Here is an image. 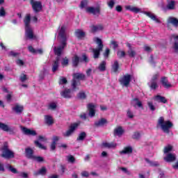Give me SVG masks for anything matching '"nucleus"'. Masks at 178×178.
Returning a JSON list of instances; mask_svg holds the SVG:
<instances>
[{"label": "nucleus", "instance_id": "f257e3e1", "mask_svg": "<svg viewBox=\"0 0 178 178\" xmlns=\"http://www.w3.org/2000/svg\"><path fill=\"white\" fill-rule=\"evenodd\" d=\"M157 126H160L163 133H165V134H170V129L173 127V122H172L170 120L165 121V118L159 117L157 121Z\"/></svg>", "mask_w": 178, "mask_h": 178}, {"label": "nucleus", "instance_id": "f03ea898", "mask_svg": "<svg viewBox=\"0 0 178 178\" xmlns=\"http://www.w3.org/2000/svg\"><path fill=\"white\" fill-rule=\"evenodd\" d=\"M72 80L71 86L72 88L73 91H77L79 90V87L77 86H81V82H80V80L82 81H85L86 80V74L83 73H74L72 75Z\"/></svg>", "mask_w": 178, "mask_h": 178}, {"label": "nucleus", "instance_id": "7ed1b4c3", "mask_svg": "<svg viewBox=\"0 0 178 178\" xmlns=\"http://www.w3.org/2000/svg\"><path fill=\"white\" fill-rule=\"evenodd\" d=\"M25 155L28 159H32V161H34V162H38V163H42L45 162L44 157L34 155V150L31 147H27L25 149Z\"/></svg>", "mask_w": 178, "mask_h": 178}, {"label": "nucleus", "instance_id": "20e7f679", "mask_svg": "<svg viewBox=\"0 0 178 178\" xmlns=\"http://www.w3.org/2000/svg\"><path fill=\"white\" fill-rule=\"evenodd\" d=\"M96 44H97V48L92 49V52L93 54L94 59H99L101 56V52H102L104 49V43L102 42V40L99 38H95V40Z\"/></svg>", "mask_w": 178, "mask_h": 178}, {"label": "nucleus", "instance_id": "39448f33", "mask_svg": "<svg viewBox=\"0 0 178 178\" xmlns=\"http://www.w3.org/2000/svg\"><path fill=\"white\" fill-rule=\"evenodd\" d=\"M1 157L4 159H13L15 158V152L9 149V145L8 142H4L3 145L1 147Z\"/></svg>", "mask_w": 178, "mask_h": 178}, {"label": "nucleus", "instance_id": "423d86ee", "mask_svg": "<svg viewBox=\"0 0 178 178\" xmlns=\"http://www.w3.org/2000/svg\"><path fill=\"white\" fill-rule=\"evenodd\" d=\"M80 124H81V121H77L76 122L71 124L69 127V129L63 134L64 137H70V136L76 131V129Z\"/></svg>", "mask_w": 178, "mask_h": 178}, {"label": "nucleus", "instance_id": "0eeeda50", "mask_svg": "<svg viewBox=\"0 0 178 178\" xmlns=\"http://www.w3.org/2000/svg\"><path fill=\"white\" fill-rule=\"evenodd\" d=\"M118 81L121 86H123L124 87H129L130 81H131V75L130 74H127L120 76Z\"/></svg>", "mask_w": 178, "mask_h": 178}, {"label": "nucleus", "instance_id": "6e6552de", "mask_svg": "<svg viewBox=\"0 0 178 178\" xmlns=\"http://www.w3.org/2000/svg\"><path fill=\"white\" fill-rule=\"evenodd\" d=\"M30 3L35 13H38L41 12V10H42V3H41V1H35L34 0H30Z\"/></svg>", "mask_w": 178, "mask_h": 178}, {"label": "nucleus", "instance_id": "1a4fd4ad", "mask_svg": "<svg viewBox=\"0 0 178 178\" xmlns=\"http://www.w3.org/2000/svg\"><path fill=\"white\" fill-rule=\"evenodd\" d=\"M61 45L58 46V47H54V55H56L57 58H60L62 56V52L67 45V42H60Z\"/></svg>", "mask_w": 178, "mask_h": 178}, {"label": "nucleus", "instance_id": "9d476101", "mask_svg": "<svg viewBox=\"0 0 178 178\" xmlns=\"http://www.w3.org/2000/svg\"><path fill=\"white\" fill-rule=\"evenodd\" d=\"M86 12L87 13H90V15H93V16H99L101 15V6L88 7Z\"/></svg>", "mask_w": 178, "mask_h": 178}, {"label": "nucleus", "instance_id": "9b49d317", "mask_svg": "<svg viewBox=\"0 0 178 178\" xmlns=\"http://www.w3.org/2000/svg\"><path fill=\"white\" fill-rule=\"evenodd\" d=\"M58 37L62 39L61 42H67V38L66 37V26H62L59 32Z\"/></svg>", "mask_w": 178, "mask_h": 178}, {"label": "nucleus", "instance_id": "f8f14e48", "mask_svg": "<svg viewBox=\"0 0 178 178\" xmlns=\"http://www.w3.org/2000/svg\"><path fill=\"white\" fill-rule=\"evenodd\" d=\"M74 35L78 40H84L86 38V32L82 29H78L75 30Z\"/></svg>", "mask_w": 178, "mask_h": 178}, {"label": "nucleus", "instance_id": "ddd939ff", "mask_svg": "<svg viewBox=\"0 0 178 178\" xmlns=\"http://www.w3.org/2000/svg\"><path fill=\"white\" fill-rule=\"evenodd\" d=\"M60 95L63 98H65L66 99H70L72 98V89L65 88L64 90L60 92Z\"/></svg>", "mask_w": 178, "mask_h": 178}, {"label": "nucleus", "instance_id": "4468645a", "mask_svg": "<svg viewBox=\"0 0 178 178\" xmlns=\"http://www.w3.org/2000/svg\"><path fill=\"white\" fill-rule=\"evenodd\" d=\"M22 131L25 136H36L37 132L34 130H31L26 127H22Z\"/></svg>", "mask_w": 178, "mask_h": 178}, {"label": "nucleus", "instance_id": "2eb2a0df", "mask_svg": "<svg viewBox=\"0 0 178 178\" xmlns=\"http://www.w3.org/2000/svg\"><path fill=\"white\" fill-rule=\"evenodd\" d=\"M170 24H172L174 27H178V19L175 17H169L167 19V26L169 27Z\"/></svg>", "mask_w": 178, "mask_h": 178}, {"label": "nucleus", "instance_id": "dca6fc26", "mask_svg": "<svg viewBox=\"0 0 178 178\" xmlns=\"http://www.w3.org/2000/svg\"><path fill=\"white\" fill-rule=\"evenodd\" d=\"M88 111H89L90 118H94L95 116V105L92 103H90L87 106Z\"/></svg>", "mask_w": 178, "mask_h": 178}, {"label": "nucleus", "instance_id": "f3484780", "mask_svg": "<svg viewBox=\"0 0 178 178\" xmlns=\"http://www.w3.org/2000/svg\"><path fill=\"white\" fill-rule=\"evenodd\" d=\"M0 129L3 130V131H6L7 133H10V134H13V129L9 127L8 124L0 122Z\"/></svg>", "mask_w": 178, "mask_h": 178}, {"label": "nucleus", "instance_id": "a211bd4d", "mask_svg": "<svg viewBox=\"0 0 178 178\" xmlns=\"http://www.w3.org/2000/svg\"><path fill=\"white\" fill-rule=\"evenodd\" d=\"M160 83L164 88H172V85L169 83V80L166 76L161 77Z\"/></svg>", "mask_w": 178, "mask_h": 178}, {"label": "nucleus", "instance_id": "6ab92c4d", "mask_svg": "<svg viewBox=\"0 0 178 178\" xmlns=\"http://www.w3.org/2000/svg\"><path fill=\"white\" fill-rule=\"evenodd\" d=\"M60 60V57H56V60L54 61H53L52 68H51V70H52L53 73H55V72L58 70V69H59V61Z\"/></svg>", "mask_w": 178, "mask_h": 178}, {"label": "nucleus", "instance_id": "aec40b11", "mask_svg": "<svg viewBox=\"0 0 178 178\" xmlns=\"http://www.w3.org/2000/svg\"><path fill=\"white\" fill-rule=\"evenodd\" d=\"M24 23L25 29L31 28V26H30V23H31V15L30 14H26V15L24 18Z\"/></svg>", "mask_w": 178, "mask_h": 178}, {"label": "nucleus", "instance_id": "412c9836", "mask_svg": "<svg viewBox=\"0 0 178 178\" xmlns=\"http://www.w3.org/2000/svg\"><path fill=\"white\" fill-rule=\"evenodd\" d=\"M45 175H47V167L45 166L42 167L38 171L33 172L34 176H45Z\"/></svg>", "mask_w": 178, "mask_h": 178}, {"label": "nucleus", "instance_id": "4be33fe9", "mask_svg": "<svg viewBox=\"0 0 178 178\" xmlns=\"http://www.w3.org/2000/svg\"><path fill=\"white\" fill-rule=\"evenodd\" d=\"M105 124H108V120L105 118H101L98 121L95 122V127H103Z\"/></svg>", "mask_w": 178, "mask_h": 178}, {"label": "nucleus", "instance_id": "5701e85b", "mask_svg": "<svg viewBox=\"0 0 178 178\" xmlns=\"http://www.w3.org/2000/svg\"><path fill=\"white\" fill-rule=\"evenodd\" d=\"M164 161H165V162H175V161H176V155L168 153L166 156L164 157Z\"/></svg>", "mask_w": 178, "mask_h": 178}, {"label": "nucleus", "instance_id": "b1692460", "mask_svg": "<svg viewBox=\"0 0 178 178\" xmlns=\"http://www.w3.org/2000/svg\"><path fill=\"white\" fill-rule=\"evenodd\" d=\"M145 15L148 17H149L152 20H153V22H155L156 23H158L159 24H160L161 21L159 20V19H158V17H156V15L149 12H146Z\"/></svg>", "mask_w": 178, "mask_h": 178}, {"label": "nucleus", "instance_id": "393cba45", "mask_svg": "<svg viewBox=\"0 0 178 178\" xmlns=\"http://www.w3.org/2000/svg\"><path fill=\"white\" fill-rule=\"evenodd\" d=\"M25 31L26 38H29V40H33V38H34V33L31 28H25Z\"/></svg>", "mask_w": 178, "mask_h": 178}, {"label": "nucleus", "instance_id": "a878e982", "mask_svg": "<svg viewBox=\"0 0 178 178\" xmlns=\"http://www.w3.org/2000/svg\"><path fill=\"white\" fill-rule=\"evenodd\" d=\"M166 9H168V10H175V9H176V1H175V0L168 1Z\"/></svg>", "mask_w": 178, "mask_h": 178}, {"label": "nucleus", "instance_id": "bb28decb", "mask_svg": "<svg viewBox=\"0 0 178 178\" xmlns=\"http://www.w3.org/2000/svg\"><path fill=\"white\" fill-rule=\"evenodd\" d=\"M123 133H124V130L122 127H118L114 129V136H118L120 137L123 136Z\"/></svg>", "mask_w": 178, "mask_h": 178}, {"label": "nucleus", "instance_id": "cd10ccee", "mask_svg": "<svg viewBox=\"0 0 178 178\" xmlns=\"http://www.w3.org/2000/svg\"><path fill=\"white\" fill-rule=\"evenodd\" d=\"M80 63V57L77 55H74L72 57V66L73 67H77L79 66V64Z\"/></svg>", "mask_w": 178, "mask_h": 178}, {"label": "nucleus", "instance_id": "c85d7f7f", "mask_svg": "<svg viewBox=\"0 0 178 178\" xmlns=\"http://www.w3.org/2000/svg\"><path fill=\"white\" fill-rule=\"evenodd\" d=\"M44 122L47 126H52V124H54V118H52L51 115H45Z\"/></svg>", "mask_w": 178, "mask_h": 178}, {"label": "nucleus", "instance_id": "c756f323", "mask_svg": "<svg viewBox=\"0 0 178 178\" xmlns=\"http://www.w3.org/2000/svg\"><path fill=\"white\" fill-rule=\"evenodd\" d=\"M134 102H136V105H137L138 108H141L142 109H144V106H143V102H141V101H140L138 98L136 97V98L132 99L131 101V105H133Z\"/></svg>", "mask_w": 178, "mask_h": 178}, {"label": "nucleus", "instance_id": "7c9ffc66", "mask_svg": "<svg viewBox=\"0 0 178 178\" xmlns=\"http://www.w3.org/2000/svg\"><path fill=\"white\" fill-rule=\"evenodd\" d=\"M13 111H15L17 113H22L23 111H24V107L19 104H15V106L13 107Z\"/></svg>", "mask_w": 178, "mask_h": 178}, {"label": "nucleus", "instance_id": "2f4dec72", "mask_svg": "<svg viewBox=\"0 0 178 178\" xmlns=\"http://www.w3.org/2000/svg\"><path fill=\"white\" fill-rule=\"evenodd\" d=\"M133 153V147L131 146H127L124 147V149L120 152V154H124V155L127 154H132Z\"/></svg>", "mask_w": 178, "mask_h": 178}, {"label": "nucleus", "instance_id": "473e14b6", "mask_svg": "<svg viewBox=\"0 0 178 178\" xmlns=\"http://www.w3.org/2000/svg\"><path fill=\"white\" fill-rule=\"evenodd\" d=\"M155 101H157V102H161L162 104H166V102H168L166 97L161 96L160 95H157L155 97Z\"/></svg>", "mask_w": 178, "mask_h": 178}, {"label": "nucleus", "instance_id": "72a5a7b5", "mask_svg": "<svg viewBox=\"0 0 178 178\" xmlns=\"http://www.w3.org/2000/svg\"><path fill=\"white\" fill-rule=\"evenodd\" d=\"M116 145H118V144H116L115 142L103 143V146L105 148H116Z\"/></svg>", "mask_w": 178, "mask_h": 178}, {"label": "nucleus", "instance_id": "f704fd0d", "mask_svg": "<svg viewBox=\"0 0 178 178\" xmlns=\"http://www.w3.org/2000/svg\"><path fill=\"white\" fill-rule=\"evenodd\" d=\"M98 70L99 72H105L106 70V62L105 60L101 62L98 66Z\"/></svg>", "mask_w": 178, "mask_h": 178}, {"label": "nucleus", "instance_id": "c9c22d12", "mask_svg": "<svg viewBox=\"0 0 178 178\" xmlns=\"http://www.w3.org/2000/svg\"><path fill=\"white\" fill-rule=\"evenodd\" d=\"M99 30H104V26L102 25H98V26L93 25L91 26L92 33H97V31Z\"/></svg>", "mask_w": 178, "mask_h": 178}, {"label": "nucleus", "instance_id": "e433bc0d", "mask_svg": "<svg viewBox=\"0 0 178 178\" xmlns=\"http://www.w3.org/2000/svg\"><path fill=\"white\" fill-rule=\"evenodd\" d=\"M87 137V134L85 131H82L79 134V136L76 138V141H84Z\"/></svg>", "mask_w": 178, "mask_h": 178}, {"label": "nucleus", "instance_id": "4c0bfd02", "mask_svg": "<svg viewBox=\"0 0 178 178\" xmlns=\"http://www.w3.org/2000/svg\"><path fill=\"white\" fill-rule=\"evenodd\" d=\"M148 86L151 90H156L158 88V82L150 81V82L148 83Z\"/></svg>", "mask_w": 178, "mask_h": 178}, {"label": "nucleus", "instance_id": "58836bf2", "mask_svg": "<svg viewBox=\"0 0 178 178\" xmlns=\"http://www.w3.org/2000/svg\"><path fill=\"white\" fill-rule=\"evenodd\" d=\"M128 47L129 48V50L127 51V54L129 58H134L136 55H137V53H136V51L131 49V46L130 44H129Z\"/></svg>", "mask_w": 178, "mask_h": 178}, {"label": "nucleus", "instance_id": "ea45409f", "mask_svg": "<svg viewBox=\"0 0 178 178\" xmlns=\"http://www.w3.org/2000/svg\"><path fill=\"white\" fill-rule=\"evenodd\" d=\"M6 169H8V170H9V172H11L12 173H14V175H17V173H19V171H17V169L13 168V166H12L10 164H8L6 166Z\"/></svg>", "mask_w": 178, "mask_h": 178}, {"label": "nucleus", "instance_id": "a19ab883", "mask_svg": "<svg viewBox=\"0 0 178 178\" xmlns=\"http://www.w3.org/2000/svg\"><path fill=\"white\" fill-rule=\"evenodd\" d=\"M126 9L127 10H131V12H134V13H138L140 12V8L137 7H131V6H126Z\"/></svg>", "mask_w": 178, "mask_h": 178}, {"label": "nucleus", "instance_id": "79ce46f5", "mask_svg": "<svg viewBox=\"0 0 178 178\" xmlns=\"http://www.w3.org/2000/svg\"><path fill=\"white\" fill-rule=\"evenodd\" d=\"M112 69L114 73H116L119 70V62L115 60L112 66Z\"/></svg>", "mask_w": 178, "mask_h": 178}, {"label": "nucleus", "instance_id": "37998d69", "mask_svg": "<svg viewBox=\"0 0 178 178\" xmlns=\"http://www.w3.org/2000/svg\"><path fill=\"white\" fill-rule=\"evenodd\" d=\"M145 161L149 164L150 166H154V167H157L159 166V163H158V162L156 161H152L148 159H145Z\"/></svg>", "mask_w": 178, "mask_h": 178}, {"label": "nucleus", "instance_id": "c03bdc74", "mask_svg": "<svg viewBox=\"0 0 178 178\" xmlns=\"http://www.w3.org/2000/svg\"><path fill=\"white\" fill-rule=\"evenodd\" d=\"M173 149V146L168 145V146H165L163 149L164 154H169V152H172Z\"/></svg>", "mask_w": 178, "mask_h": 178}, {"label": "nucleus", "instance_id": "a18cd8bd", "mask_svg": "<svg viewBox=\"0 0 178 178\" xmlns=\"http://www.w3.org/2000/svg\"><path fill=\"white\" fill-rule=\"evenodd\" d=\"M34 143L38 148H40V149H47V147L42 145L38 140H35Z\"/></svg>", "mask_w": 178, "mask_h": 178}, {"label": "nucleus", "instance_id": "49530a36", "mask_svg": "<svg viewBox=\"0 0 178 178\" xmlns=\"http://www.w3.org/2000/svg\"><path fill=\"white\" fill-rule=\"evenodd\" d=\"M77 97L79 99H86V98H87V95H86V92H80L78 93Z\"/></svg>", "mask_w": 178, "mask_h": 178}, {"label": "nucleus", "instance_id": "de8ad7c7", "mask_svg": "<svg viewBox=\"0 0 178 178\" xmlns=\"http://www.w3.org/2000/svg\"><path fill=\"white\" fill-rule=\"evenodd\" d=\"M141 137V134L138 131H136L132 135L133 140H140V138Z\"/></svg>", "mask_w": 178, "mask_h": 178}, {"label": "nucleus", "instance_id": "09e8293b", "mask_svg": "<svg viewBox=\"0 0 178 178\" xmlns=\"http://www.w3.org/2000/svg\"><path fill=\"white\" fill-rule=\"evenodd\" d=\"M117 56H118V58L120 59H122V58H124V56H126V51H118L117 52Z\"/></svg>", "mask_w": 178, "mask_h": 178}, {"label": "nucleus", "instance_id": "8fccbe9b", "mask_svg": "<svg viewBox=\"0 0 178 178\" xmlns=\"http://www.w3.org/2000/svg\"><path fill=\"white\" fill-rule=\"evenodd\" d=\"M5 16H6V11L5 10V8H3V6H1L0 8V17H5Z\"/></svg>", "mask_w": 178, "mask_h": 178}, {"label": "nucleus", "instance_id": "3c124183", "mask_svg": "<svg viewBox=\"0 0 178 178\" xmlns=\"http://www.w3.org/2000/svg\"><path fill=\"white\" fill-rule=\"evenodd\" d=\"M87 5H88V0H83L81 1L80 8L84 9Z\"/></svg>", "mask_w": 178, "mask_h": 178}, {"label": "nucleus", "instance_id": "603ef678", "mask_svg": "<svg viewBox=\"0 0 178 178\" xmlns=\"http://www.w3.org/2000/svg\"><path fill=\"white\" fill-rule=\"evenodd\" d=\"M67 161L70 163H74L76 162V159L72 155L67 156Z\"/></svg>", "mask_w": 178, "mask_h": 178}, {"label": "nucleus", "instance_id": "864d4df0", "mask_svg": "<svg viewBox=\"0 0 178 178\" xmlns=\"http://www.w3.org/2000/svg\"><path fill=\"white\" fill-rule=\"evenodd\" d=\"M61 65L62 66H67V65H69V58L67 57L63 58Z\"/></svg>", "mask_w": 178, "mask_h": 178}, {"label": "nucleus", "instance_id": "5fc2aeb1", "mask_svg": "<svg viewBox=\"0 0 178 178\" xmlns=\"http://www.w3.org/2000/svg\"><path fill=\"white\" fill-rule=\"evenodd\" d=\"M149 63H150L152 66H155V65H156V62H155L153 55L150 56L149 60Z\"/></svg>", "mask_w": 178, "mask_h": 178}, {"label": "nucleus", "instance_id": "6e6d98bb", "mask_svg": "<svg viewBox=\"0 0 178 178\" xmlns=\"http://www.w3.org/2000/svg\"><path fill=\"white\" fill-rule=\"evenodd\" d=\"M59 84H67V79L65 77H60L59 80Z\"/></svg>", "mask_w": 178, "mask_h": 178}, {"label": "nucleus", "instance_id": "4d7b16f0", "mask_svg": "<svg viewBox=\"0 0 178 178\" xmlns=\"http://www.w3.org/2000/svg\"><path fill=\"white\" fill-rule=\"evenodd\" d=\"M103 55L104 58H109V55H111V49H109V48L106 49Z\"/></svg>", "mask_w": 178, "mask_h": 178}, {"label": "nucleus", "instance_id": "13d9d810", "mask_svg": "<svg viewBox=\"0 0 178 178\" xmlns=\"http://www.w3.org/2000/svg\"><path fill=\"white\" fill-rule=\"evenodd\" d=\"M127 116L129 119H133V118H134V115H133V112H131V110H130V109L127 110Z\"/></svg>", "mask_w": 178, "mask_h": 178}, {"label": "nucleus", "instance_id": "bf43d9fd", "mask_svg": "<svg viewBox=\"0 0 178 178\" xmlns=\"http://www.w3.org/2000/svg\"><path fill=\"white\" fill-rule=\"evenodd\" d=\"M111 45H113V49H114V51H116V48H118L119 47V44H118V42L115 41V40H112L111 42Z\"/></svg>", "mask_w": 178, "mask_h": 178}, {"label": "nucleus", "instance_id": "052dcab7", "mask_svg": "<svg viewBox=\"0 0 178 178\" xmlns=\"http://www.w3.org/2000/svg\"><path fill=\"white\" fill-rule=\"evenodd\" d=\"M172 48L175 54H178V42H174Z\"/></svg>", "mask_w": 178, "mask_h": 178}, {"label": "nucleus", "instance_id": "680f3d73", "mask_svg": "<svg viewBox=\"0 0 178 178\" xmlns=\"http://www.w3.org/2000/svg\"><path fill=\"white\" fill-rule=\"evenodd\" d=\"M19 80L20 81H22V83H24V81H26V80H27V75L22 74H21L20 77H19Z\"/></svg>", "mask_w": 178, "mask_h": 178}, {"label": "nucleus", "instance_id": "e2e57ef3", "mask_svg": "<svg viewBox=\"0 0 178 178\" xmlns=\"http://www.w3.org/2000/svg\"><path fill=\"white\" fill-rule=\"evenodd\" d=\"M159 77V73H156L155 74H154L150 80V81H156V80H158Z\"/></svg>", "mask_w": 178, "mask_h": 178}, {"label": "nucleus", "instance_id": "0e129e2a", "mask_svg": "<svg viewBox=\"0 0 178 178\" xmlns=\"http://www.w3.org/2000/svg\"><path fill=\"white\" fill-rule=\"evenodd\" d=\"M28 49L31 54H37V50H35L33 46H29Z\"/></svg>", "mask_w": 178, "mask_h": 178}, {"label": "nucleus", "instance_id": "69168bd1", "mask_svg": "<svg viewBox=\"0 0 178 178\" xmlns=\"http://www.w3.org/2000/svg\"><path fill=\"white\" fill-rule=\"evenodd\" d=\"M120 170H122V172H124V173H126L127 175H128L129 176H130V175H131V173L130 172V171L127 170V168H124V167H121L120 168Z\"/></svg>", "mask_w": 178, "mask_h": 178}, {"label": "nucleus", "instance_id": "338daca9", "mask_svg": "<svg viewBox=\"0 0 178 178\" xmlns=\"http://www.w3.org/2000/svg\"><path fill=\"white\" fill-rule=\"evenodd\" d=\"M147 105L151 111H155V106H154V104H152V102H149L147 103Z\"/></svg>", "mask_w": 178, "mask_h": 178}, {"label": "nucleus", "instance_id": "774afa93", "mask_svg": "<svg viewBox=\"0 0 178 178\" xmlns=\"http://www.w3.org/2000/svg\"><path fill=\"white\" fill-rule=\"evenodd\" d=\"M108 6L110 8V9H113V6H115V1H113V0H111L108 3Z\"/></svg>", "mask_w": 178, "mask_h": 178}]
</instances>
